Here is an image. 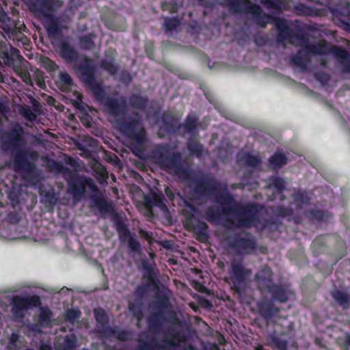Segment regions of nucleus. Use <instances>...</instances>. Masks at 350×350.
Wrapping results in <instances>:
<instances>
[{
	"instance_id": "obj_1",
	"label": "nucleus",
	"mask_w": 350,
	"mask_h": 350,
	"mask_svg": "<svg viewBox=\"0 0 350 350\" xmlns=\"http://www.w3.org/2000/svg\"><path fill=\"white\" fill-rule=\"evenodd\" d=\"M217 202L221 208L210 206L205 214L206 219L211 224H220L228 229L255 226L261 230L266 225L265 220L258 218L253 206L241 205L227 193L217 196Z\"/></svg>"
},
{
	"instance_id": "obj_2",
	"label": "nucleus",
	"mask_w": 350,
	"mask_h": 350,
	"mask_svg": "<svg viewBox=\"0 0 350 350\" xmlns=\"http://www.w3.org/2000/svg\"><path fill=\"white\" fill-rule=\"evenodd\" d=\"M275 25L279 33L277 40L285 44L289 42L301 47L296 55L293 57V62L297 66L305 68L310 62L312 55H326L332 53L344 64L342 72L346 66H350V57L348 53L340 48L332 47L327 42L320 41L317 44H310L308 40L303 36H293L292 30L289 28L287 21L282 18H275L273 20Z\"/></svg>"
},
{
	"instance_id": "obj_3",
	"label": "nucleus",
	"mask_w": 350,
	"mask_h": 350,
	"mask_svg": "<svg viewBox=\"0 0 350 350\" xmlns=\"http://www.w3.org/2000/svg\"><path fill=\"white\" fill-rule=\"evenodd\" d=\"M62 5L63 2L60 0H35L31 5V9L36 15L49 21L45 27L49 37H55L62 31L53 13Z\"/></svg>"
},
{
	"instance_id": "obj_4",
	"label": "nucleus",
	"mask_w": 350,
	"mask_h": 350,
	"mask_svg": "<svg viewBox=\"0 0 350 350\" xmlns=\"http://www.w3.org/2000/svg\"><path fill=\"white\" fill-rule=\"evenodd\" d=\"M154 157L161 168L170 174L180 176L187 174L185 162L180 153L172 152L167 147L161 146L154 151Z\"/></svg>"
},
{
	"instance_id": "obj_5",
	"label": "nucleus",
	"mask_w": 350,
	"mask_h": 350,
	"mask_svg": "<svg viewBox=\"0 0 350 350\" xmlns=\"http://www.w3.org/2000/svg\"><path fill=\"white\" fill-rule=\"evenodd\" d=\"M226 243L236 253L241 255L250 254L256 249L254 236L245 231H241L226 239Z\"/></svg>"
},
{
	"instance_id": "obj_6",
	"label": "nucleus",
	"mask_w": 350,
	"mask_h": 350,
	"mask_svg": "<svg viewBox=\"0 0 350 350\" xmlns=\"http://www.w3.org/2000/svg\"><path fill=\"white\" fill-rule=\"evenodd\" d=\"M68 184V190L75 198L81 197L86 189H90L94 192L98 191V188L94 180L90 178L81 177L72 173L68 169L64 172Z\"/></svg>"
},
{
	"instance_id": "obj_7",
	"label": "nucleus",
	"mask_w": 350,
	"mask_h": 350,
	"mask_svg": "<svg viewBox=\"0 0 350 350\" xmlns=\"http://www.w3.org/2000/svg\"><path fill=\"white\" fill-rule=\"evenodd\" d=\"M229 10L232 13L247 12L252 14L257 24L262 27H265L269 16L262 15V8L257 5H253L248 0H232L227 3Z\"/></svg>"
},
{
	"instance_id": "obj_8",
	"label": "nucleus",
	"mask_w": 350,
	"mask_h": 350,
	"mask_svg": "<svg viewBox=\"0 0 350 350\" xmlns=\"http://www.w3.org/2000/svg\"><path fill=\"white\" fill-rule=\"evenodd\" d=\"M16 154L14 157V168L15 171L23 174L26 178H30L36 173V165L34 163L27 161L29 156L33 159H37L38 154L36 152H28L25 149L15 150Z\"/></svg>"
},
{
	"instance_id": "obj_9",
	"label": "nucleus",
	"mask_w": 350,
	"mask_h": 350,
	"mask_svg": "<svg viewBox=\"0 0 350 350\" xmlns=\"http://www.w3.org/2000/svg\"><path fill=\"white\" fill-rule=\"evenodd\" d=\"M24 129L19 123H14L8 130L2 141V146L5 150L14 152L20 149L26 144L23 138Z\"/></svg>"
},
{
	"instance_id": "obj_10",
	"label": "nucleus",
	"mask_w": 350,
	"mask_h": 350,
	"mask_svg": "<svg viewBox=\"0 0 350 350\" xmlns=\"http://www.w3.org/2000/svg\"><path fill=\"white\" fill-rule=\"evenodd\" d=\"M0 28L5 32L9 39L14 42L22 43L23 45L28 44L29 40L16 26V21L9 17L5 13L0 14Z\"/></svg>"
},
{
	"instance_id": "obj_11",
	"label": "nucleus",
	"mask_w": 350,
	"mask_h": 350,
	"mask_svg": "<svg viewBox=\"0 0 350 350\" xmlns=\"http://www.w3.org/2000/svg\"><path fill=\"white\" fill-rule=\"evenodd\" d=\"M105 111L118 119L122 118L126 111V102L123 96H107L103 101Z\"/></svg>"
},
{
	"instance_id": "obj_12",
	"label": "nucleus",
	"mask_w": 350,
	"mask_h": 350,
	"mask_svg": "<svg viewBox=\"0 0 350 350\" xmlns=\"http://www.w3.org/2000/svg\"><path fill=\"white\" fill-rule=\"evenodd\" d=\"M40 304L38 296H15L12 300V312L16 317H23L29 308L36 307Z\"/></svg>"
},
{
	"instance_id": "obj_13",
	"label": "nucleus",
	"mask_w": 350,
	"mask_h": 350,
	"mask_svg": "<svg viewBox=\"0 0 350 350\" xmlns=\"http://www.w3.org/2000/svg\"><path fill=\"white\" fill-rule=\"evenodd\" d=\"M229 273L234 287L238 288L245 279L250 275L251 271L244 268L242 260L234 259L231 262Z\"/></svg>"
},
{
	"instance_id": "obj_14",
	"label": "nucleus",
	"mask_w": 350,
	"mask_h": 350,
	"mask_svg": "<svg viewBox=\"0 0 350 350\" xmlns=\"http://www.w3.org/2000/svg\"><path fill=\"white\" fill-rule=\"evenodd\" d=\"M82 74L83 80L90 86L95 96L103 101L105 98L104 91L101 84L95 80L92 71L89 68H85Z\"/></svg>"
},
{
	"instance_id": "obj_15",
	"label": "nucleus",
	"mask_w": 350,
	"mask_h": 350,
	"mask_svg": "<svg viewBox=\"0 0 350 350\" xmlns=\"http://www.w3.org/2000/svg\"><path fill=\"white\" fill-rule=\"evenodd\" d=\"M174 339L165 338L158 342L156 338H152L150 342H144L139 346V350H160L169 349L174 350Z\"/></svg>"
},
{
	"instance_id": "obj_16",
	"label": "nucleus",
	"mask_w": 350,
	"mask_h": 350,
	"mask_svg": "<svg viewBox=\"0 0 350 350\" xmlns=\"http://www.w3.org/2000/svg\"><path fill=\"white\" fill-rule=\"evenodd\" d=\"M267 291L271 293V301H278L280 303L287 301L293 295L291 290L274 284Z\"/></svg>"
},
{
	"instance_id": "obj_17",
	"label": "nucleus",
	"mask_w": 350,
	"mask_h": 350,
	"mask_svg": "<svg viewBox=\"0 0 350 350\" xmlns=\"http://www.w3.org/2000/svg\"><path fill=\"white\" fill-rule=\"evenodd\" d=\"M273 301L271 299H265L258 304L259 313L267 321H269L280 311V309L273 304Z\"/></svg>"
},
{
	"instance_id": "obj_18",
	"label": "nucleus",
	"mask_w": 350,
	"mask_h": 350,
	"mask_svg": "<svg viewBox=\"0 0 350 350\" xmlns=\"http://www.w3.org/2000/svg\"><path fill=\"white\" fill-rule=\"evenodd\" d=\"M272 272L269 268L265 267L258 271L256 275V279L261 290H267L273 284L272 280Z\"/></svg>"
},
{
	"instance_id": "obj_19",
	"label": "nucleus",
	"mask_w": 350,
	"mask_h": 350,
	"mask_svg": "<svg viewBox=\"0 0 350 350\" xmlns=\"http://www.w3.org/2000/svg\"><path fill=\"white\" fill-rule=\"evenodd\" d=\"M5 59H6V64L12 66L14 71H18L21 62H25L20 51L12 46L10 49L8 57H5Z\"/></svg>"
},
{
	"instance_id": "obj_20",
	"label": "nucleus",
	"mask_w": 350,
	"mask_h": 350,
	"mask_svg": "<svg viewBox=\"0 0 350 350\" xmlns=\"http://www.w3.org/2000/svg\"><path fill=\"white\" fill-rule=\"evenodd\" d=\"M163 322L164 318L161 314H152L148 320L150 331L154 334H159L161 332Z\"/></svg>"
},
{
	"instance_id": "obj_21",
	"label": "nucleus",
	"mask_w": 350,
	"mask_h": 350,
	"mask_svg": "<svg viewBox=\"0 0 350 350\" xmlns=\"http://www.w3.org/2000/svg\"><path fill=\"white\" fill-rule=\"evenodd\" d=\"M122 129L131 137L137 140H139L140 136L142 135L144 131V129L140 127L138 121H135L131 124H124L122 125Z\"/></svg>"
},
{
	"instance_id": "obj_22",
	"label": "nucleus",
	"mask_w": 350,
	"mask_h": 350,
	"mask_svg": "<svg viewBox=\"0 0 350 350\" xmlns=\"http://www.w3.org/2000/svg\"><path fill=\"white\" fill-rule=\"evenodd\" d=\"M61 56L69 62H75L78 59V53L68 43L63 42L60 46Z\"/></svg>"
},
{
	"instance_id": "obj_23",
	"label": "nucleus",
	"mask_w": 350,
	"mask_h": 350,
	"mask_svg": "<svg viewBox=\"0 0 350 350\" xmlns=\"http://www.w3.org/2000/svg\"><path fill=\"white\" fill-rule=\"evenodd\" d=\"M90 199L94 202V205L99 210L101 213H112L113 210V207L109 202L102 198H97L90 197Z\"/></svg>"
},
{
	"instance_id": "obj_24",
	"label": "nucleus",
	"mask_w": 350,
	"mask_h": 350,
	"mask_svg": "<svg viewBox=\"0 0 350 350\" xmlns=\"http://www.w3.org/2000/svg\"><path fill=\"white\" fill-rule=\"evenodd\" d=\"M238 159L241 162L250 167H256L260 163L259 158L250 153H245L242 155H239Z\"/></svg>"
},
{
	"instance_id": "obj_25",
	"label": "nucleus",
	"mask_w": 350,
	"mask_h": 350,
	"mask_svg": "<svg viewBox=\"0 0 350 350\" xmlns=\"http://www.w3.org/2000/svg\"><path fill=\"white\" fill-rule=\"evenodd\" d=\"M100 66L111 75H114L118 71V66L112 57H105L103 59L100 63Z\"/></svg>"
},
{
	"instance_id": "obj_26",
	"label": "nucleus",
	"mask_w": 350,
	"mask_h": 350,
	"mask_svg": "<svg viewBox=\"0 0 350 350\" xmlns=\"http://www.w3.org/2000/svg\"><path fill=\"white\" fill-rule=\"evenodd\" d=\"M94 314L98 323V327L100 329L105 327L108 323V317L106 312L101 308L94 310Z\"/></svg>"
},
{
	"instance_id": "obj_27",
	"label": "nucleus",
	"mask_w": 350,
	"mask_h": 350,
	"mask_svg": "<svg viewBox=\"0 0 350 350\" xmlns=\"http://www.w3.org/2000/svg\"><path fill=\"white\" fill-rule=\"evenodd\" d=\"M332 297L341 306H344L349 303V297L348 295L342 291L334 290L331 293Z\"/></svg>"
},
{
	"instance_id": "obj_28",
	"label": "nucleus",
	"mask_w": 350,
	"mask_h": 350,
	"mask_svg": "<svg viewBox=\"0 0 350 350\" xmlns=\"http://www.w3.org/2000/svg\"><path fill=\"white\" fill-rule=\"evenodd\" d=\"M286 157L280 152H275L270 159L269 161L274 168H280L286 163Z\"/></svg>"
},
{
	"instance_id": "obj_29",
	"label": "nucleus",
	"mask_w": 350,
	"mask_h": 350,
	"mask_svg": "<svg viewBox=\"0 0 350 350\" xmlns=\"http://www.w3.org/2000/svg\"><path fill=\"white\" fill-rule=\"evenodd\" d=\"M52 312L47 309H42L38 316V323L42 326H47L50 324Z\"/></svg>"
},
{
	"instance_id": "obj_30",
	"label": "nucleus",
	"mask_w": 350,
	"mask_h": 350,
	"mask_svg": "<svg viewBox=\"0 0 350 350\" xmlns=\"http://www.w3.org/2000/svg\"><path fill=\"white\" fill-rule=\"evenodd\" d=\"M116 230L121 239H126L128 237H129L130 233L129 230L127 229L126 225L120 218H117L116 219Z\"/></svg>"
},
{
	"instance_id": "obj_31",
	"label": "nucleus",
	"mask_w": 350,
	"mask_h": 350,
	"mask_svg": "<svg viewBox=\"0 0 350 350\" xmlns=\"http://www.w3.org/2000/svg\"><path fill=\"white\" fill-rule=\"evenodd\" d=\"M19 113L29 121H34L37 118V116L33 113L29 106H21L19 109Z\"/></svg>"
},
{
	"instance_id": "obj_32",
	"label": "nucleus",
	"mask_w": 350,
	"mask_h": 350,
	"mask_svg": "<svg viewBox=\"0 0 350 350\" xmlns=\"http://www.w3.org/2000/svg\"><path fill=\"white\" fill-rule=\"evenodd\" d=\"M129 308L137 318L138 321L143 318L142 305L139 301L136 303L129 302Z\"/></svg>"
},
{
	"instance_id": "obj_33",
	"label": "nucleus",
	"mask_w": 350,
	"mask_h": 350,
	"mask_svg": "<svg viewBox=\"0 0 350 350\" xmlns=\"http://www.w3.org/2000/svg\"><path fill=\"white\" fill-rule=\"evenodd\" d=\"M77 339L75 336L73 334L67 335L64 338V342L62 343V349L63 350H73L76 346Z\"/></svg>"
},
{
	"instance_id": "obj_34",
	"label": "nucleus",
	"mask_w": 350,
	"mask_h": 350,
	"mask_svg": "<svg viewBox=\"0 0 350 350\" xmlns=\"http://www.w3.org/2000/svg\"><path fill=\"white\" fill-rule=\"evenodd\" d=\"M132 107L137 109H143L146 105L147 100L140 96L133 95L130 98Z\"/></svg>"
},
{
	"instance_id": "obj_35",
	"label": "nucleus",
	"mask_w": 350,
	"mask_h": 350,
	"mask_svg": "<svg viewBox=\"0 0 350 350\" xmlns=\"http://www.w3.org/2000/svg\"><path fill=\"white\" fill-rule=\"evenodd\" d=\"M187 148L192 154H196L198 157L202 155L203 147L199 142L196 141L189 142Z\"/></svg>"
},
{
	"instance_id": "obj_36",
	"label": "nucleus",
	"mask_w": 350,
	"mask_h": 350,
	"mask_svg": "<svg viewBox=\"0 0 350 350\" xmlns=\"http://www.w3.org/2000/svg\"><path fill=\"white\" fill-rule=\"evenodd\" d=\"M79 44L80 46L84 49H92L94 45V41L92 40V36L85 35L81 36L79 40Z\"/></svg>"
},
{
	"instance_id": "obj_37",
	"label": "nucleus",
	"mask_w": 350,
	"mask_h": 350,
	"mask_svg": "<svg viewBox=\"0 0 350 350\" xmlns=\"http://www.w3.org/2000/svg\"><path fill=\"white\" fill-rule=\"evenodd\" d=\"M196 119L192 116H188L184 124V133H191L196 126Z\"/></svg>"
},
{
	"instance_id": "obj_38",
	"label": "nucleus",
	"mask_w": 350,
	"mask_h": 350,
	"mask_svg": "<svg viewBox=\"0 0 350 350\" xmlns=\"http://www.w3.org/2000/svg\"><path fill=\"white\" fill-rule=\"evenodd\" d=\"M272 187L275 189L276 194L279 195L281 192L285 189V181L283 178H275L273 180L272 185H270L269 189Z\"/></svg>"
},
{
	"instance_id": "obj_39",
	"label": "nucleus",
	"mask_w": 350,
	"mask_h": 350,
	"mask_svg": "<svg viewBox=\"0 0 350 350\" xmlns=\"http://www.w3.org/2000/svg\"><path fill=\"white\" fill-rule=\"evenodd\" d=\"M180 25V22L176 18H167L165 20L163 26L167 31H171L173 29H176L178 26Z\"/></svg>"
},
{
	"instance_id": "obj_40",
	"label": "nucleus",
	"mask_w": 350,
	"mask_h": 350,
	"mask_svg": "<svg viewBox=\"0 0 350 350\" xmlns=\"http://www.w3.org/2000/svg\"><path fill=\"white\" fill-rule=\"evenodd\" d=\"M15 72L19 75V77L21 78V79L23 80V82H25L27 85H33L31 79L30 74L29 73L28 71H27L25 70H21L20 67H18V70L15 71Z\"/></svg>"
},
{
	"instance_id": "obj_41",
	"label": "nucleus",
	"mask_w": 350,
	"mask_h": 350,
	"mask_svg": "<svg viewBox=\"0 0 350 350\" xmlns=\"http://www.w3.org/2000/svg\"><path fill=\"white\" fill-rule=\"evenodd\" d=\"M126 239H128L129 247L132 251L137 252L140 250V248H141L140 243L135 237H131L129 234V237H128Z\"/></svg>"
},
{
	"instance_id": "obj_42",
	"label": "nucleus",
	"mask_w": 350,
	"mask_h": 350,
	"mask_svg": "<svg viewBox=\"0 0 350 350\" xmlns=\"http://www.w3.org/2000/svg\"><path fill=\"white\" fill-rule=\"evenodd\" d=\"M272 343L280 350H286L287 342L285 340L274 336L271 339Z\"/></svg>"
},
{
	"instance_id": "obj_43",
	"label": "nucleus",
	"mask_w": 350,
	"mask_h": 350,
	"mask_svg": "<svg viewBox=\"0 0 350 350\" xmlns=\"http://www.w3.org/2000/svg\"><path fill=\"white\" fill-rule=\"evenodd\" d=\"M81 312L77 310H68L66 311V319L73 323L80 317Z\"/></svg>"
},
{
	"instance_id": "obj_44",
	"label": "nucleus",
	"mask_w": 350,
	"mask_h": 350,
	"mask_svg": "<svg viewBox=\"0 0 350 350\" xmlns=\"http://www.w3.org/2000/svg\"><path fill=\"white\" fill-rule=\"evenodd\" d=\"M12 45L7 43L6 42L0 41V55L3 58L8 57L9 51Z\"/></svg>"
},
{
	"instance_id": "obj_45",
	"label": "nucleus",
	"mask_w": 350,
	"mask_h": 350,
	"mask_svg": "<svg viewBox=\"0 0 350 350\" xmlns=\"http://www.w3.org/2000/svg\"><path fill=\"white\" fill-rule=\"evenodd\" d=\"M10 111V107L7 103L0 101V116L3 118H7L6 114Z\"/></svg>"
},
{
	"instance_id": "obj_46",
	"label": "nucleus",
	"mask_w": 350,
	"mask_h": 350,
	"mask_svg": "<svg viewBox=\"0 0 350 350\" xmlns=\"http://www.w3.org/2000/svg\"><path fill=\"white\" fill-rule=\"evenodd\" d=\"M295 201L299 206H301L303 204H307L308 202V198L307 196L304 193H297L295 197Z\"/></svg>"
},
{
	"instance_id": "obj_47",
	"label": "nucleus",
	"mask_w": 350,
	"mask_h": 350,
	"mask_svg": "<svg viewBox=\"0 0 350 350\" xmlns=\"http://www.w3.org/2000/svg\"><path fill=\"white\" fill-rule=\"evenodd\" d=\"M265 5L269 8H279L280 0H265Z\"/></svg>"
},
{
	"instance_id": "obj_48",
	"label": "nucleus",
	"mask_w": 350,
	"mask_h": 350,
	"mask_svg": "<svg viewBox=\"0 0 350 350\" xmlns=\"http://www.w3.org/2000/svg\"><path fill=\"white\" fill-rule=\"evenodd\" d=\"M59 77L61 81L64 82V84L67 85H71L72 80L67 72H61Z\"/></svg>"
},
{
	"instance_id": "obj_49",
	"label": "nucleus",
	"mask_w": 350,
	"mask_h": 350,
	"mask_svg": "<svg viewBox=\"0 0 350 350\" xmlns=\"http://www.w3.org/2000/svg\"><path fill=\"white\" fill-rule=\"evenodd\" d=\"M42 62L44 66L50 70H54L56 68L55 64L47 57H44Z\"/></svg>"
},
{
	"instance_id": "obj_50",
	"label": "nucleus",
	"mask_w": 350,
	"mask_h": 350,
	"mask_svg": "<svg viewBox=\"0 0 350 350\" xmlns=\"http://www.w3.org/2000/svg\"><path fill=\"white\" fill-rule=\"evenodd\" d=\"M199 228L200 230V235L204 238L206 239L207 237V230L208 226L206 223L202 222L199 224Z\"/></svg>"
},
{
	"instance_id": "obj_51",
	"label": "nucleus",
	"mask_w": 350,
	"mask_h": 350,
	"mask_svg": "<svg viewBox=\"0 0 350 350\" xmlns=\"http://www.w3.org/2000/svg\"><path fill=\"white\" fill-rule=\"evenodd\" d=\"M340 12L343 15L350 16V3L345 2V7L340 10Z\"/></svg>"
},
{
	"instance_id": "obj_52",
	"label": "nucleus",
	"mask_w": 350,
	"mask_h": 350,
	"mask_svg": "<svg viewBox=\"0 0 350 350\" xmlns=\"http://www.w3.org/2000/svg\"><path fill=\"white\" fill-rule=\"evenodd\" d=\"M18 336L16 334H12V336H11V338H10V347H17V345H16V342L18 341Z\"/></svg>"
},
{
	"instance_id": "obj_53",
	"label": "nucleus",
	"mask_w": 350,
	"mask_h": 350,
	"mask_svg": "<svg viewBox=\"0 0 350 350\" xmlns=\"http://www.w3.org/2000/svg\"><path fill=\"white\" fill-rule=\"evenodd\" d=\"M40 350H51V347L50 345L46 344H42L40 346Z\"/></svg>"
},
{
	"instance_id": "obj_54",
	"label": "nucleus",
	"mask_w": 350,
	"mask_h": 350,
	"mask_svg": "<svg viewBox=\"0 0 350 350\" xmlns=\"http://www.w3.org/2000/svg\"><path fill=\"white\" fill-rule=\"evenodd\" d=\"M139 234L142 236L145 237L146 239H148V237H149V235H148V232L144 231V230H139Z\"/></svg>"
},
{
	"instance_id": "obj_55",
	"label": "nucleus",
	"mask_w": 350,
	"mask_h": 350,
	"mask_svg": "<svg viewBox=\"0 0 350 350\" xmlns=\"http://www.w3.org/2000/svg\"><path fill=\"white\" fill-rule=\"evenodd\" d=\"M118 338L120 340H126L127 339V337L126 336V334H124V333H121L118 335Z\"/></svg>"
},
{
	"instance_id": "obj_56",
	"label": "nucleus",
	"mask_w": 350,
	"mask_h": 350,
	"mask_svg": "<svg viewBox=\"0 0 350 350\" xmlns=\"http://www.w3.org/2000/svg\"><path fill=\"white\" fill-rule=\"evenodd\" d=\"M282 214L283 215H291V212L288 210V209H285L282 211Z\"/></svg>"
},
{
	"instance_id": "obj_57",
	"label": "nucleus",
	"mask_w": 350,
	"mask_h": 350,
	"mask_svg": "<svg viewBox=\"0 0 350 350\" xmlns=\"http://www.w3.org/2000/svg\"><path fill=\"white\" fill-rule=\"evenodd\" d=\"M143 291V288L142 287H138L137 289H136V293L137 294H140Z\"/></svg>"
},
{
	"instance_id": "obj_58",
	"label": "nucleus",
	"mask_w": 350,
	"mask_h": 350,
	"mask_svg": "<svg viewBox=\"0 0 350 350\" xmlns=\"http://www.w3.org/2000/svg\"><path fill=\"white\" fill-rule=\"evenodd\" d=\"M344 70H345V72H350V66H346Z\"/></svg>"
},
{
	"instance_id": "obj_59",
	"label": "nucleus",
	"mask_w": 350,
	"mask_h": 350,
	"mask_svg": "<svg viewBox=\"0 0 350 350\" xmlns=\"http://www.w3.org/2000/svg\"><path fill=\"white\" fill-rule=\"evenodd\" d=\"M347 342L348 345H350V335L347 336Z\"/></svg>"
},
{
	"instance_id": "obj_60",
	"label": "nucleus",
	"mask_w": 350,
	"mask_h": 350,
	"mask_svg": "<svg viewBox=\"0 0 350 350\" xmlns=\"http://www.w3.org/2000/svg\"><path fill=\"white\" fill-rule=\"evenodd\" d=\"M42 83H43L42 81H38V85L40 87H41V85H42Z\"/></svg>"
},
{
	"instance_id": "obj_61",
	"label": "nucleus",
	"mask_w": 350,
	"mask_h": 350,
	"mask_svg": "<svg viewBox=\"0 0 350 350\" xmlns=\"http://www.w3.org/2000/svg\"><path fill=\"white\" fill-rule=\"evenodd\" d=\"M275 198H276V197L271 198H269V200H270V201H273V200H274Z\"/></svg>"
},
{
	"instance_id": "obj_62",
	"label": "nucleus",
	"mask_w": 350,
	"mask_h": 350,
	"mask_svg": "<svg viewBox=\"0 0 350 350\" xmlns=\"http://www.w3.org/2000/svg\"><path fill=\"white\" fill-rule=\"evenodd\" d=\"M284 200V196H281V197H280V200Z\"/></svg>"
},
{
	"instance_id": "obj_63",
	"label": "nucleus",
	"mask_w": 350,
	"mask_h": 350,
	"mask_svg": "<svg viewBox=\"0 0 350 350\" xmlns=\"http://www.w3.org/2000/svg\"><path fill=\"white\" fill-rule=\"evenodd\" d=\"M3 118H1V117L0 116V124H1V122H2V120H3Z\"/></svg>"
},
{
	"instance_id": "obj_64",
	"label": "nucleus",
	"mask_w": 350,
	"mask_h": 350,
	"mask_svg": "<svg viewBox=\"0 0 350 350\" xmlns=\"http://www.w3.org/2000/svg\"><path fill=\"white\" fill-rule=\"evenodd\" d=\"M227 1V3H230L232 0H226Z\"/></svg>"
}]
</instances>
